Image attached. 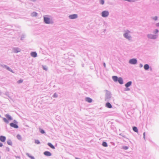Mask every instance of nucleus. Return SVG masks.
Masks as SVG:
<instances>
[{
	"label": "nucleus",
	"instance_id": "f257e3e1",
	"mask_svg": "<svg viewBox=\"0 0 159 159\" xmlns=\"http://www.w3.org/2000/svg\"><path fill=\"white\" fill-rule=\"evenodd\" d=\"M125 33L123 34V36L124 38L130 40L131 39L132 37L129 34L130 33V31L128 30H126L124 31Z\"/></svg>",
	"mask_w": 159,
	"mask_h": 159
},
{
	"label": "nucleus",
	"instance_id": "f03ea898",
	"mask_svg": "<svg viewBox=\"0 0 159 159\" xmlns=\"http://www.w3.org/2000/svg\"><path fill=\"white\" fill-rule=\"evenodd\" d=\"M158 35L157 34H147V38L150 39H156L157 38Z\"/></svg>",
	"mask_w": 159,
	"mask_h": 159
},
{
	"label": "nucleus",
	"instance_id": "7ed1b4c3",
	"mask_svg": "<svg viewBox=\"0 0 159 159\" xmlns=\"http://www.w3.org/2000/svg\"><path fill=\"white\" fill-rule=\"evenodd\" d=\"M47 16H43V20L44 23L46 24H49L51 23V21L49 18Z\"/></svg>",
	"mask_w": 159,
	"mask_h": 159
},
{
	"label": "nucleus",
	"instance_id": "20e7f679",
	"mask_svg": "<svg viewBox=\"0 0 159 159\" xmlns=\"http://www.w3.org/2000/svg\"><path fill=\"white\" fill-rule=\"evenodd\" d=\"M109 14L108 11H104L101 12V16L103 17H106L109 16Z\"/></svg>",
	"mask_w": 159,
	"mask_h": 159
},
{
	"label": "nucleus",
	"instance_id": "39448f33",
	"mask_svg": "<svg viewBox=\"0 0 159 159\" xmlns=\"http://www.w3.org/2000/svg\"><path fill=\"white\" fill-rule=\"evenodd\" d=\"M106 100L108 101L111 98V93L110 92L107 90H106Z\"/></svg>",
	"mask_w": 159,
	"mask_h": 159
},
{
	"label": "nucleus",
	"instance_id": "423d86ee",
	"mask_svg": "<svg viewBox=\"0 0 159 159\" xmlns=\"http://www.w3.org/2000/svg\"><path fill=\"white\" fill-rule=\"evenodd\" d=\"M12 51L14 53H17L20 52L21 51V49L18 48L13 47L12 48Z\"/></svg>",
	"mask_w": 159,
	"mask_h": 159
},
{
	"label": "nucleus",
	"instance_id": "0eeeda50",
	"mask_svg": "<svg viewBox=\"0 0 159 159\" xmlns=\"http://www.w3.org/2000/svg\"><path fill=\"white\" fill-rule=\"evenodd\" d=\"M137 61L135 58L130 59L129 61V63L131 64L135 65L137 63Z\"/></svg>",
	"mask_w": 159,
	"mask_h": 159
},
{
	"label": "nucleus",
	"instance_id": "6e6552de",
	"mask_svg": "<svg viewBox=\"0 0 159 159\" xmlns=\"http://www.w3.org/2000/svg\"><path fill=\"white\" fill-rule=\"evenodd\" d=\"M78 17V15L76 14H73L69 16V17L70 19H76Z\"/></svg>",
	"mask_w": 159,
	"mask_h": 159
},
{
	"label": "nucleus",
	"instance_id": "1a4fd4ad",
	"mask_svg": "<svg viewBox=\"0 0 159 159\" xmlns=\"http://www.w3.org/2000/svg\"><path fill=\"white\" fill-rule=\"evenodd\" d=\"M10 125L11 127H13L16 129H17L19 127L17 125V124H16L12 122L10 123Z\"/></svg>",
	"mask_w": 159,
	"mask_h": 159
},
{
	"label": "nucleus",
	"instance_id": "9d476101",
	"mask_svg": "<svg viewBox=\"0 0 159 159\" xmlns=\"http://www.w3.org/2000/svg\"><path fill=\"white\" fill-rule=\"evenodd\" d=\"M3 67L6 69L8 71H10L11 72L13 73H14V72L13 71V70L10 67L7 66V65H4L3 66Z\"/></svg>",
	"mask_w": 159,
	"mask_h": 159
},
{
	"label": "nucleus",
	"instance_id": "9b49d317",
	"mask_svg": "<svg viewBox=\"0 0 159 159\" xmlns=\"http://www.w3.org/2000/svg\"><path fill=\"white\" fill-rule=\"evenodd\" d=\"M43 154L47 156H50L52 155L51 153L50 152L48 151L44 152Z\"/></svg>",
	"mask_w": 159,
	"mask_h": 159
},
{
	"label": "nucleus",
	"instance_id": "f8f14e48",
	"mask_svg": "<svg viewBox=\"0 0 159 159\" xmlns=\"http://www.w3.org/2000/svg\"><path fill=\"white\" fill-rule=\"evenodd\" d=\"M6 139V138L5 136L2 135L0 136V140L2 142H5Z\"/></svg>",
	"mask_w": 159,
	"mask_h": 159
},
{
	"label": "nucleus",
	"instance_id": "ddd939ff",
	"mask_svg": "<svg viewBox=\"0 0 159 159\" xmlns=\"http://www.w3.org/2000/svg\"><path fill=\"white\" fill-rule=\"evenodd\" d=\"M5 117L9 120H12L13 119L12 117L8 114H6L5 115Z\"/></svg>",
	"mask_w": 159,
	"mask_h": 159
},
{
	"label": "nucleus",
	"instance_id": "4468645a",
	"mask_svg": "<svg viewBox=\"0 0 159 159\" xmlns=\"http://www.w3.org/2000/svg\"><path fill=\"white\" fill-rule=\"evenodd\" d=\"M31 56L34 57H35L37 56V53L35 52H33L30 53Z\"/></svg>",
	"mask_w": 159,
	"mask_h": 159
},
{
	"label": "nucleus",
	"instance_id": "2eb2a0df",
	"mask_svg": "<svg viewBox=\"0 0 159 159\" xmlns=\"http://www.w3.org/2000/svg\"><path fill=\"white\" fill-rule=\"evenodd\" d=\"M132 83L131 81H129L125 84V86L126 88H128L131 85Z\"/></svg>",
	"mask_w": 159,
	"mask_h": 159
},
{
	"label": "nucleus",
	"instance_id": "dca6fc26",
	"mask_svg": "<svg viewBox=\"0 0 159 159\" xmlns=\"http://www.w3.org/2000/svg\"><path fill=\"white\" fill-rule=\"evenodd\" d=\"M117 81L121 84H123V79L121 77H119L118 78Z\"/></svg>",
	"mask_w": 159,
	"mask_h": 159
},
{
	"label": "nucleus",
	"instance_id": "f3484780",
	"mask_svg": "<svg viewBox=\"0 0 159 159\" xmlns=\"http://www.w3.org/2000/svg\"><path fill=\"white\" fill-rule=\"evenodd\" d=\"M144 69L146 70H148L149 68V66L148 64H146L143 66Z\"/></svg>",
	"mask_w": 159,
	"mask_h": 159
},
{
	"label": "nucleus",
	"instance_id": "a211bd4d",
	"mask_svg": "<svg viewBox=\"0 0 159 159\" xmlns=\"http://www.w3.org/2000/svg\"><path fill=\"white\" fill-rule=\"evenodd\" d=\"M106 107L108 108H111L112 107L111 105L109 102H107L106 103Z\"/></svg>",
	"mask_w": 159,
	"mask_h": 159
},
{
	"label": "nucleus",
	"instance_id": "6ab92c4d",
	"mask_svg": "<svg viewBox=\"0 0 159 159\" xmlns=\"http://www.w3.org/2000/svg\"><path fill=\"white\" fill-rule=\"evenodd\" d=\"M112 78L113 80L115 82H117L119 78H118L117 77V76H113L112 77Z\"/></svg>",
	"mask_w": 159,
	"mask_h": 159
},
{
	"label": "nucleus",
	"instance_id": "aec40b11",
	"mask_svg": "<svg viewBox=\"0 0 159 159\" xmlns=\"http://www.w3.org/2000/svg\"><path fill=\"white\" fill-rule=\"evenodd\" d=\"M48 145L52 149H54L55 148V147L51 143H48Z\"/></svg>",
	"mask_w": 159,
	"mask_h": 159
},
{
	"label": "nucleus",
	"instance_id": "412c9836",
	"mask_svg": "<svg viewBox=\"0 0 159 159\" xmlns=\"http://www.w3.org/2000/svg\"><path fill=\"white\" fill-rule=\"evenodd\" d=\"M86 100L87 102L91 103L92 102V99L89 97H87L86 98Z\"/></svg>",
	"mask_w": 159,
	"mask_h": 159
},
{
	"label": "nucleus",
	"instance_id": "4be33fe9",
	"mask_svg": "<svg viewBox=\"0 0 159 159\" xmlns=\"http://www.w3.org/2000/svg\"><path fill=\"white\" fill-rule=\"evenodd\" d=\"M26 154L27 156H28L30 159H35V158L34 157L30 155L29 153H26Z\"/></svg>",
	"mask_w": 159,
	"mask_h": 159
},
{
	"label": "nucleus",
	"instance_id": "5701e85b",
	"mask_svg": "<svg viewBox=\"0 0 159 159\" xmlns=\"http://www.w3.org/2000/svg\"><path fill=\"white\" fill-rule=\"evenodd\" d=\"M7 143L9 145H12V142L11 141L10 139H8L7 140Z\"/></svg>",
	"mask_w": 159,
	"mask_h": 159
},
{
	"label": "nucleus",
	"instance_id": "b1692460",
	"mask_svg": "<svg viewBox=\"0 0 159 159\" xmlns=\"http://www.w3.org/2000/svg\"><path fill=\"white\" fill-rule=\"evenodd\" d=\"M133 130L134 132H138V129L137 127L136 126H134L133 127Z\"/></svg>",
	"mask_w": 159,
	"mask_h": 159
},
{
	"label": "nucleus",
	"instance_id": "393cba45",
	"mask_svg": "<svg viewBox=\"0 0 159 159\" xmlns=\"http://www.w3.org/2000/svg\"><path fill=\"white\" fill-rule=\"evenodd\" d=\"M37 15V13L36 12H33L31 14V16H36Z\"/></svg>",
	"mask_w": 159,
	"mask_h": 159
},
{
	"label": "nucleus",
	"instance_id": "a878e982",
	"mask_svg": "<svg viewBox=\"0 0 159 159\" xmlns=\"http://www.w3.org/2000/svg\"><path fill=\"white\" fill-rule=\"evenodd\" d=\"M102 145L104 147H107L108 146L107 143L106 142H105V141H103L102 142Z\"/></svg>",
	"mask_w": 159,
	"mask_h": 159
},
{
	"label": "nucleus",
	"instance_id": "bb28decb",
	"mask_svg": "<svg viewBox=\"0 0 159 159\" xmlns=\"http://www.w3.org/2000/svg\"><path fill=\"white\" fill-rule=\"evenodd\" d=\"M122 148L125 150H126L129 148V147L127 146H122Z\"/></svg>",
	"mask_w": 159,
	"mask_h": 159
},
{
	"label": "nucleus",
	"instance_id": "cd10ccee",
	"mask_svg": "<svg viewBox=\"0 0 159 159\" xmlns=\"http://www.w3.org/2000/svg\"><path fill=\"white\" fill-rule=\"evenodd\" d=\"M34 142L36 144H40V143L38 139H35L34 140Z\"/></svg>",
	"mask_w": 159,
	"mask_h": 159
},
{
	"label": "nucleus",
	"instance_id": "c85d7f7f",
	"mask_svg": "<svg viewBox=\"0 0 159 159\" xmlns=\"http://www.w3.org/2000/svg\"><path fill=\"white\" fill-rule=\"evenodd\" d=\"M17 138L19 140H21V135L19 134H18L16 136Z\"/></svg>",
	"mask_w": 159,
	"mask_h": 159
},
{
	"label": "nucleus",
	"instance_id": "c756f323",
	"mask_svg": "<svg viewBox=\"0 0 159 159\" xmlns=\"http://www.w3.org/2000/svg\"><path fill=\"white\" fill-rule=\"evenodd\" d=\"M3 121L5 122H6V123H9V121L8 120H7L6 118H3Z\"/></svg>",
	"mask_w": 159,
	"mask_h": 159
},
{
	"label": "nucleus",
	"instance_id": "7c9ffc66",
	"mask_svg": "<svg viewBox=\"0 0 159 159\" xmlns=\"http://www.w3.org/2000/svg\"><path fill=\"white\" fill-rule=\"evenodd\" d=\"M159 32V30L157 29H155L153 31V34H157Z\"/></svg>",
	"mask_w": 159,
	"mask_h": 159
},
{
	"label": "nucleus",
	"instance_id": "2f4dec72",
	"mask_svg": "<svg viewBox=\"0 0 159 159\" xmlns=\"http://www.w3.org/2000/svg\"><path fill=\"white\" fill-rule=\"evenodd\" d=\"M43 69L46 70L47 71L48 70V68L47 66H42Z\"/></svg>",
	"mask_w": 159,
	"mask_h": 159
},
{
	"label": "nucleus",
	"instance_id": "473e14b6",
	"mask_svg": "<svg viewBox=\"0 0 159 159\" xmlns=\"http://www.w3.org/2000/svg\"><path fill=\"white\" fill-rule=\"evenodd\" d=\"M39 130H40V132L42 134H44L45 133V132L44 130L43 129H39Z\"/></svg>",
	"mask_w": 159,
	"mask_h": 159
},
{
	"label": "nucleus",
	"instance_id": "72a5a7b5",
	"mask_svg": "<svg viewBox=\"0 0 159 159\" xmlns=\"http://www.w3.org/2000/svg\"><path fill=\"white\" fill-rule=\"evenodd\" d=\"M58 96V95L56 93H55L52 96V97L54 98H57Z\"/></svg>",
	"mask_w": 159,
	"mask_h": 159
},
{
	"label": "nucleus",
	"instance_id": "f704fd0d",
	"mask_svg": "<svg viewBox=\"0 0 159 159\" xmlns=\"http://www.w3.org/2000/svg\"><path fill=\"white\" fill-rule=\"evenodd\" d=\"M100 3L102 5H103L104 3V0H99Z\"/></svg>",
	"mask_w": 159,
	"mask_h": 159
},
{
	"label": "nucleus",
	"instance_id": "c9c22d12",
	"mask_svg": "<svg viewBox=\"0 0 159 159\" xmlns=\"http://www.w3.org/2000/svg\"><path fill=\"white\" fill-rule=\"evenodd\" d=\"M152 18L155 20H157V16L152 17Z\"/></svg>",
	"mask_w": 159,
	"mask_h": 159
},
{
	"label": "nucleus",
	"instance_id": "e433bc0d",
	"mask_svg": "<svg viewBox=\"0 0 159 159\" xmlns=\"http://www.w3.org/2000/svg\"><path fill=\"white\" fill-rule=\"evenodd\" d=\"M23 82V80L20 79L17 81V82L18 84H20L22 83Z\"/></svg>",
	"mask_w": 159,
	"mask_h": 159
},
{
	"label": "nucleus",
	"instance_id": "4c0bfd02",
	"mask_svg": "<svg viewBox=\"0 0 159 159\" xmlns=\"http://www.w3.org/2000/svg\"><path fill=\"white\" fill-rule=\"evenodd\" d=\"M25 35L24 34H22V35H21V38L20 39L22 40H23L25 38Z\"/></svg>",
	"mask_w": 159,
	"mask_h": 159
},
{
	"label": "nucleus",
	"instance_id": "58836bf2",
	"mask_svg": "<svg viewBox=\"0 0 159 159\" xmlns=\"http://www.w3.org/2000/svg\"><path fill=\"white\" fill-rule=\"evenodd\" d=\"M130 90V89L128 87V88H125V91H129Z\"/></svg>",
	"mask_w": 159,
	"mask_h": 159
},
{
	"label": "nucleus",
	"instance_id": "ea45409f",
	"mask_svg": "<svg viewBox=\"0 0 159 159\" xmlns=\"http://www.w3.org/2000/svg\"><path fill=\"white\" fill-rule=\"evenodd\" d=\"M143 137L144 139H145V133L144 132L143 133Z\"/></svg>",
	"mask_w": 159,
	"mask_h": 159
},
{
	"label": "nucleus",
	"instance_id": "a19ab883",
	"mask_svg": "<svg viewBox=\"0 0 159 159\" xmlns=\"http://www.w3.org/2000/svg\"><path fill=\"white\" fill-rule=\"evenodd\" d=\"M6 150L7 151L9 152L10 151V148L8 147H7L6 148Z\"/></svg>",
	"mask_w": 159,
	"mask_h": 159
},
{
	"label": "nucleus",
	"instance_id": "79ce46f5",
	"mask_svg": "<svg viewBox=\"0 0 159 159\" xmlns=\"http://www.w3.org/2000/svg\"><path fill=\"white\" fill-rule=\"evenodd\" d=\"M139 66L140 68L142 67L143 66V64H141V63L139 65Z\"/></svg>",
	"mask_w": 159,
	"mask_h": 159
},
{
	"label": "nucleus",
	"instance_id": "37998d69",
	"mask_svg": "<svg viewBox=\"0 0 159 159\" xmlns=\"http://www.w3.org/2000/svg\"><path fill=\"white\" fill-rule=\"evenodd\" d=\"M13 123L16 124H18V122L16 120H13Z\"/></svg>",
	"mask_w": 159,
	"mask_h": 159
},
{
	"label": "nucleus",
	"instance_id": "c03bdc74",
	"mask_svg": "<svg viewBox=\"0 0 159 159\" xmlns=\"http://www.w3.org/2000/svg\"><path fill=\"white\" fill-rule=\"evenodd\" d=\"M156 26L157 27H159V23H157L156 24Z\"/></svg>",
	"mask_w": 159,
	"mask_h": 159
},
{
	"label": "nucleus",
	"instance_id": "a18cd8bd",
	"mask_svg": "<svg viewBox=\"0 0 159 159\" xmlns=\"http://www.w3.org/2000/svg\"><path fill=\"white\" fill-rule=\"evenodd\" d=\"M15 157L16 158H19V159H20V156H15Z\"/></svg>",
	"mask_w": 159,
	"mask_h": 159
},
{
	"label": "nucleus",
	"instance_id": "49530a36",
	"mask_svg": "<svg viewBox=\"0 0 159 159\" xmlns=\"http://www.w3.org/2000/svg\"><path fill=\"white\" fill-rule=\"evenodd\" d=\"M2 146H3L2 143L0 142V147H2Z\"/></svg>",
	"mask_w": 159,
	"mask_h": 159
},
{
	"label": "nucleus",
	"instance_id": "de8ad7c7",
	"mask_svg": "<svg viewBox=\"0 0 159 159\" xmlns=\"http://www.w3.org/2000/svg\"><path fill=\"white\" fill-rule=\"evenodd\" d=\"M103 66H104V67H106V64L105 63H103Z\"/></svg>",
	"mask_w": 159,
	"mask_h": 159
},
{
	"label": "nucleus",
	"instance_id": "09e8293b",
	"mask_svg": "<svg viewBox=\"0 0 159 159\" xmlns=\"http://www.w3.org/2000/svg\"><path fill=\"white\" fill-rule=\"evenodd\" d=\"M31 1H33L34 2H35L36 0H30Z\"/></svg>",
	"mask_w": 159,
	"mask_h": 159
},
{
	"label": "nucleus",
	"instance_id": "8fccbe9b",
	"mask_svg": "<svg viewBox=\"0 0 159 159\" xmlns=\"http://www.w3.org/2000/svg\"><path fill=\"white\" fill-rule=\"evenodd\" d=\"M75 159H80V158H78V157H75Z\"/></svg>",
	"mask_w": 159,
	"mask_h": 159
},
{
	"label": "nucleus",
	"instance_id": "3c124183",
	"mask_svg": "<svg viewBox=\"0 0 159 159\" xmlns=\"http://www.w3.org/2000/svg\"><path fill=\"white\" fill-rule=\"evenodd\" d=\"M123 137H124V138H125V136H123Z\"/></svg>",
	"mask_w": 159,
	"mask_h": 159
}]
</instances>
